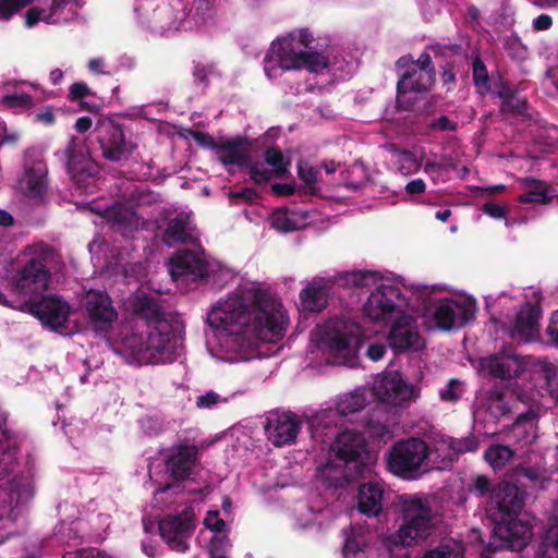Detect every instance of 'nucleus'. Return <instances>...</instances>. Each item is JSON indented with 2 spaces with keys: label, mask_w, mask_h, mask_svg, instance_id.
<instances>
[{
  "label": "nucleus",
  "mask_w": 558,
  "mask_h": 558,
  "mask_svg": "<svg viewBox=\"0 0 558 558\" xmlns=\"http://www.w3.org/2000/svg\"><path fill=\"white\" fill-rule=\"evenodd\" d=\"M208 324L231 333H251L265 342H277L283 337L282 305L265 290L247 289L242 295L228 299L215 306Z\"/></svg>",
  "instance_id": "nucleus-1"
},
{
  "label": "nucleus",
  "mask_w": 558,
  "mask_h": 558,
  "mask_svg": "<svg viewBox=\"0 0 558 558\" xmlns=\"http://www.w3.org/2000/svg\"><path fill=\"white\" fill-rule=\"evenodd\" d=\"M524 507V492L517 485L500 482L494 486L486 506V515L493 523V536L511 550H521L531 537V525L519 520Z\"/></svg>",
  "instance_id": "nucleus-2"
},
{
  "label": "nucleus",
  "mask_w": 558,
  "mask_h": 558,
  "mask_svg": "<svg viewBox=\"0 0 558 558\" xmlns=\"http://www.w3.org/2000/svg\"><path fill=\"white\" fill-rule=\"evenodd\" d=\"M399 507L402 523L393 535V543L409 547L426 539L435 529L436 519L428 500L417 495H402Z\"/></svg>",
  "instance_id": "nucleus-3"
},
{
  "label": "nucleus",
  "mask_w": 558,
  "mask_h": 558,
  "mask_svg": "<svg viewBox=\"0 0 558 558\" xmlns=\"http://www.w3.org/2000/svg\"><path fill=\"white\" fill-rule=\"evenodd\" d=\"M396 66L400 75L397 84V109L420 112L428 102L423 95L434 85L436 72L417 70L409 56L400 57Z\"/></svg>",
  "instance_id": "nucleus-4"
},
{
  "label": "nucleus",
  "mask_w": 558,
  "mask_h": 558,
  "mask_svg": "<svg viewBox=\"0 0 558 558\" xmlns=\"http://www.w3.org/2000/svg\"><path fill=\"white\" fill-rule=\"evenodd\" d=\"M322 342L330 364L353 367L362 344L361 328L348 319H329L324 326Z\"/></svg>",
  "instance_id": "nucleus-5"
},
{
  "label": "nucleus",
  "mask_w": 558,
  "mask_h": 558,
  "mask_svg": "<svg viewBox=\"0 0 558 558\" xmlns=\"http://www.w3.org/2000/svg\"><path fill=\"white\" fill-rule=\"evenodd\" d=\"M429 447L420 438L397 441L387 454V469L403 480H416L428 469Z\"/></svg>",
  "instance_id": "nucleus-6"
},
{
  "label": "nucleus",
  "mask_w": 558,
  "mask_h": 558,
  "mask_svg": "<svg viewBox=\"0 0 558 558\" xmlns=\"http://www.w3.org/2000/svg\"><path fill=\"white\" fill-rule=\"evenodd\" d=\"M128 342L131 347H136V357L149 364L172 362L177 354V338L168 322L155 325L145 340L134 336Z\"/></svg>",
  "instance_id": "nucleus-7"
},
{
  "label": "nucleus",
  "mask_w": 558,
  "mask_h": 558,
  "mask_svg": "<svg viewBox=\"0 0 558 558\" xmlns=\"http://www.w3.org/2000/svg\"><path fill=\"white\" fill-rule=\"evenodd\" d=\"M199 461V448L192 444L189 438L180 440L172 445L165 458L166 471L174 483L166 484L158 489L159 493H166L173 488H179L180 484L189 481Z\"/></svg>",
  "instance_id": "nucleus-8"
},
{
  "label": "nucleus",
  "mask_w": 558,
  "mask_h": 558,
  "mask_svg": "<svg viewBox=\"0 0 558 558\" xmlns=\"http://www.w3.org/2000/svg\"><path fill=\"white\" fill-rule=\"evenodd\" d=\"M330 452L345 468L352 469L354 475H362L371 461L366 438L361 432L353 429L339 433L330 445Z\"/></svg>",
  "instance_id": "nucleus-9"
},
{
  "label": "nucleus",
  "mask_w": 558,
  "mask_h": 558,
  "mask_svg": "<svg viewBox=\"0 0 558 558\" xmlns=\"http://www.w3.org/2000/svg\"><path fill=\"white\" fill-rule=\"evenodd\" d=\"M62 157L66 160V172L72 182L77 189L86 190L89 182L99 173V167L90 158L83 141L76 136H71Z\"/></svg>",
  "instance_id": "nucleus-10"
},
{
  "label": "nucleus",
  "mask_w": 558,
  "mask_h": 558,
  "mask_svg": "<svg viewBox=\"0 0 558 558\" xmlns=\"http://www.w3.org/2000/svg\"><path fill=\"white\" fill-rule=\"evenodd\" d=\"M94 133L105 159L121 162L128 160L133 154V144L125 140L122 126L112 119H99Z\"/></svg>",
  "instance_id": "nucleus-11"
},
{
  "label": "nucleus",
  "mask_w": 558,
  "mask_h": 558,
  "mask_svg": "<svg viewBox=\"0 0 558 558\" xmlns=\"http://www.w3.org/2000/svg\"><path fill=\"white\" fill-rule=\"evenodd\" d=\"M304 49H301L294 33L279 38L271 44L269 52L264 58V71L268 77L276 76V71L300 70V60Z\"/></svg>",
  "instance_id": "nucleus-12"
},
{
  "label": "nucleus",
  "mask_w": 558,
  "mask_h": 558,
  "mask_svg": "<svg viewBox=\"0 0 558 558\" xmlns=\"http://www.w3.org/2000/svg\"><path fill=\"white\" fill-rule=\"evenodd\" d=\"M50 282V271L46 258L36 255L29 257L17 270L13 288L19 294L33 295L46 291Z\"/></svg>",
  "instance_id": "nucleus-13"
},
{
  "label": "nucleus",
  "mask_w": 558,
  "mask_h": 558,
  "mask_svg": "<svg viewBox=\"0 0 558 558\" xmlns=\"http://www.w3.org/2000/svg\"><path fill=\"white\" fill-rule=\"evenodd\" d=\"M37 317L44 326L51 330H59L65 327L70 314V305L57 295H47L40 300H32L24 302L21 308Z\"/></svg>",
  "instance_id": "nucleus-14"
},
{
  "label": "nucleus",
  "mask_w": 558,
  "mask_h": 558,
  "mask_svg": "<svg viewBox=\"0 0 558 558\" xmlns=\"http://www.w3.org/2000/svg\"><path fill=\"white\" fill-rule=\"evenodd\" d=\"M158 527L160 536L171 549L185 553L189 549L187 539L195 530L194 514L185 509L175 515L163 518Z\"/></svg>",
  "instance_id": "nucleus-15"
},
{
  "label": "nucleus",
  "mask_w": 558,
  "mask_h": 558,
  "mask_svg": "<svg viewBox=\"0 0 558 558\" xmlns=\"http://www.w3.org/2000/svg\"><path fill=\"white\" fill-rule=\"evenodd\" d=\"M169 270L174 281L196 282L209 277V264L203 253L178 251L169 259Z\"/></svg>",
  "instance_id": "nucleus-16"
},
{
  "label": "nucleus",
  "mask_w": 558,
  "mask_h": 558,
  "mask_svg": "<svg viewBox=\"0 0 558 558\" xmlns=\"http://www.w3.org/2000/svg\"><path fill=\"white\" fill-rule=\"evenodd\" d=\"M403 305L404 299L397 286L380 284L368 296L364 312L373 320H384L392 313H399Z\"/></svg>",
  "instance_id": "nucleus-17"
},
{
  "label": "nucleus",
  "mask_w": 558,
  "mask_h": 558,
  "mask_svg": "<svg viewBox=\"0 0 558 558\" xmlns=\"http://www.w3.org/2000/svg\"><path fill=\"white\" fill-rule=\"evenodd\" d=\"M372 392L380 402L397 407L412 398L414 388L400 373L386 372L376 377Z\"/></svg>",
  "instance_id": "nucleus-18"
},
{
  "label": "nucleus",
  "mask_w": 558,
  "mask_h": 558,
  "mask_svg": "<svg viewBox=\"0 0 558 558\" xmlns=\"http://www.w3.org/2000/svg\"><path fill=\"white\" fill-rule=\"evenodd\" d=\"M83 306L97 331H108L118 318V313L106 291L89 290L83 298Z\"/></svg>",
  "instance_id": "nucleus-19"
},
{
  "label": "nucleus",
  "mask_w": 558,
  "mask_h": 558,
  "mask_svg": "<svg viewBox=\"0 0 558 558\" xmlns=\"http://www.w3.org/2000/svg\"><path fill=\"white\" fill-rule=\"evenodd\" d=\"M542 308L538 304L526 302L515 314L509 335L513 340L533 342L539 338Z\"/></svg>",
  "instance_id": "nucleus-20"
},
{
  "label": "nucleus",
  "mask_w": 558,
  "mask_h": 558,
  "mask_svg": "<svg viewBox=\"0 0 558 558\" xmlns=\"http://www.w3.org/2000/svg\"><path fill=\"white\" fill-rule=\"evenodd\" d=\"M48 168L40 159L26 158L24 161V175L21 179V187L32 198H41L48 190Z\"/></svg>",
  "instance_id": "nucleus-21"
},
{
  "label": "nucleus",
  "mask_w": 558,
  "mask_h": 558,
  "mask_svg": "<svg viewBox=\"0 0 558 558\" xmlns=\"http://www.w3.org/2000/svg\"><path fill=\"white\" fill-rule=\"evenodd\" d=\"M388 343L396 352H405L415 348L420 335L415 319L411 315H401L392 324L387 337Z\"/></svg>",
  "instance_id": "nucleus-22"
},
{
  "label": "nucleus",
  "mask_w": 558,
  "mask_h": 558,
  "mask_svg": "<svg viewBox=\"0 0 558 558\" xmlns=\"http://www.w3.org/2000/svg\"><path fill=\"white\" fill-rule=\"evenodd\" d=\"M300 430L299 421L291 414H278L268 418L266 433L268 439L276 446L282 447L294 442Z\"/></svg>",
  "instance_id": "nucleus-23"
},
{
  "label": "nucleus",
  "mask_w": 558,
  "mask_h": 558,
  "mask_svg": "<svg viewBox=\"0 0 558 558\" xmlns=\"http://www.w3.org/2000/svg\"><path fill=\"white\" fill-rule=\"evenodd\" d=\"M483 366L494 378L510 379L519 377L522 373V363L520 357L507 351L492 354L484 360Z\"/></svg>",
  "instance_id": "nucleus-24"
},
{
  "label": "nucleus",
  "mask_w": 558,
  "mask_h": 558,
  "mask_svg": "<svg viewBox=\"0 0 558 558\" xmlns=\"http://www.w3.org/2000/svg\"><path fill=\"white\" fill-rule=\"evenodd\" d=\"M5 416H0V477L11 474L16 465L19 452L17 435L7 426Z\"/></svg>",
  "instance_id": "nucleus-25"
},
{
  "label": "nucleus",
  "mask_w": 558,
  "mask_h": 558,
  "mask_svg": "<svg viewBox=\"0 0 558 558\" xmlns=\"http://www.w3.org/2000/svg\"><path fill=\"white\" fill-rule=\"evenodd\" d=\"M332 283L333 282L329 279H314L300 292V301L303 310L308 312L323 311L328 304Z\"/></svg>",
  "instance_id": "nucleus-26"
},
{
  "label": "nucleus",
  "mask_w": 558,
  "mask_h": 558,
  "mask_svg": "<svg viewBox=\"0 0 558 558\" xmlns=\"http://www.w3.org/2000/svg\"><path fill=\"white\" fill-rule=\"evenodd\" d=\"M131 311L134 316L146 320L148 324L159 325L167 322L163 318V311L159 298L148 293H140L130 300Z\"/></svg>",
  "instance_id": "nucleus-27"
},
{
  "label": "nucleus",
  "mask_w": 558,
  "mask_h": 558,
  "mask_svg": "<svg viewBox=\"0 0 558 558\" xmlns=\"http://www.w3.org/2000/svg\"><path fill=\"white\" fill-rule=\"evenodd\" d=\"M217 151L222 153L218 160L225 167H245L251 160L247 141L242 136H235L221 141Z\"/></svg>",
  "instance_id": "nucleus-28"
},
{
  "label": "nucleus",
  "mask_w": 558,
  "mask_h": 558,
  "mask_svg": "<svg viewBox=\"0 0 558 558\" xmlns=\"http://www.w3.org/2000/svg\"><path fill=\"white\" fill-rule=\"evenodd\" d=\"M384 489L380 484L368 482L359 489L357 510L367 517H377L383 511Z\"/></svg>",
  "instance_id": "nucleus-29"
},
{
  "label": "nucleus",
  "mask_w": 558,
  "mask_h": 558,
  "mask_svg": "<svg viewBox=\"0 0 558 558\" xmlns=\"http://www.w3.org/2000/svg\"><path fill=\"white\" fill-rule=\"evenodd\" d=\"M436 444L438 451L448 450L447 458L450 461L458 460L462 454L476 452L480 446V441L474 434L461 438L440 436Z\"/></svg>",
  "instance_id": "nucleus-30"
},
{
  "label": "nucleus",
  "mask_w": 558,
  "mask_h": 558,
  "mask_svg": "<svg viewBox=\"0 0 558 558\" xmlns=\"http://www.w3.org/2000/svg\"><path fill=\"white\" fill-rule=\"evenodd\" d=\"M194 240L189 215L180 213L169 220L162 236V241L166 245L172 246L178 243H192Z\"/></svg>",
  "instance_id": "nucleus-31"
},
{
  "label": "nucleus",
  "mask_w": 558,
  "mask_h": 558,
  "mask_svg": "<svg viewBox=\"0 0 558 558\" xmlns=\"http://www.w3.org/2000/svg\"><path fill=\"white\" fill-rule=\"evenodd\" d=\"M522 183L527 191L518 196L519 203L547 205L553 202L554 189L547 182L527 177L522 180Z\"/></svg>",
  "instance_id": "nucleus-32"
},
{
  "label": "nucleus",
  "mask_w": 558,
  "mask_h": 558,
  "mask_svg": "<svg viewBox=\"0 0 558 558\" xmlns=\"http://www.w3.org/2000/svg\"><path fill=\"white\" fill-rule=\"evenodd\" d=\"M106 218L111 223V228L123 235H128L138 228V216L124 206L108 208Z\"/></svg>",
  "instance_id": "nucleus-33"
},
{
  "label": "nucleus",
  "mask_w": 558,
  "mask_h": 558,
  "mask_svg": "<svg viewBox=\"0 0 558 558\" xmlns=\"http://www.w3.org/2000/svg\"><path fill=\"white\" fill-rule=\"evenodd\" d=\"M308 219L307 211L277 209L271 214V226L280 232H293L303 229Z\"/></svg>",
  "instance_id": "nucleus-34"
},
{
  "label": "nucleus",
  "mask_w": 558,
  "mask_h": 558,
  "mask_svg": "<svg viewBox=\"0 0 558 558\" xmlns=\"http://www.w3.org/2000/svg\"><path fill=\"white\" fill-rule=\"evenodd\" d=\"M337 459L329 458L327 462L317 469L319 478L328 486L340 487L350 482L352 474Z\"/></svg>",
  "instance_id": "nucleus-35"
},
{
  "label": "nucleus",
  "mask_w": 558,
  "mask_h": 558,
  "mask_svg": "<svg viewBox=\"0 0 558 558\" xmlns=\"http://www.w3.org/2000/svg\"><path fill=\"white\" fill-rule=\"evenodd\" d=\"M536 418L537 413L534 410L519 414L511 427L513 436L523 444H532L536 438Z\"/></svg>",
  "instance_id": "nucleus-36"
},
{
  "label": "nucleus",
  "mask_w": 558,
  "mask_h": 558,
  "mask_svg": "<svg viewBox=\"0 0 558 558\" xmlns=\"http://www.w3.org/2000/svg\"><path fill=\"white\" fill-rule=\"evenodd\" d=\"M367 403L368 399L366 391L356 389L339 398L336 405V411L341 416H348L350 414L360 412L367 405Z\"/></svg>",
  "instance_id": "nucleus-37"
},
{
  "label": "nucleus",
  "mask_w": 558,
  "mask_h": 558,
  "mask_svg": "<svg viewBox=\"0 0 558 558\" xmlns=\"http://www.w3.org/2000/svg\"><path fill=\"white\" fill-rule=\"evenodd\" d=\"M514 457V450L509 446L493 444L484 452V459L495 470H500Z\"/></svg>",
  "instance_id": "nucleus-38"
},
{
  "label": "nucleus",
  "mask_w": 558,
  "mask_h": 558,
  "mask_svg": "<svg viewBox=\"0 0 558 558\" xmlns=\"http://www.w3.org/2000/svg\"><path fill=\"white\" fill-rule=\"evenodd\" d=\"M454 307L456 302L451 300H444L436 306L434 320L439 329L450 330L456 326Z\"/></svg>",
  "instance_id": "nucleus-39"
},
{
  "label": "nucleus",
  "mask_w": 558,
  "mask_h": 558,
  "mask_svg": "<svg viewBox=\"0 0 558 558\" xmlns=\"http://www.w3.org/2000/svg\"><path fill=\"white\" fill-rule=\"evenodd\" d=\"M329 65L328 57L318 52L317 49L304 50L300 60V70L305 69L312 73H318Z\"/></svg>",
  "instance_id": "nucleus-40"
},
{
  "label": "nucleus",
  "mask_w": 558,
  "mask_h": 558,
  "mask_svg": "<svg viewBox=\"0 0 558 558\" xmlns=\"http://www.w3.org/2000/svg\"><path fill=\"white\" fill-rule=\"evenodd\" d=\"M512 476L517 481L526 480L527 484L532 487H543V483L545 481L544 474L537 468L533 466H524L522 464H518L512 470Z\"/></svg>",
  "instance_id": "nucleus-41"
},
{
  "label": "nucleus",
  "mask_w": 558,
  "mask_h": 558,
  "mask_svg": "<svg viewBox=\"0 0 558 558\" xmlns=\"http://www.w3.org/2000/svg\"><path fill=\"white\" fill-rule=\"evenodd\" d=\"M318 170L307 162L301 161L298 165V175L305 184V195H316L318 187L316 186Z\"/></svg>",
  "instance_id": "nucleus-42"
},
{
  "label": "nucleus",
  "mask_w": 558,
  "mask_h": 558,
  "mask_svg": "<svg viewBox=\"0 0 558 558\" xmlns=\"http://www.w3.org/2000/svg\"><path fill=\"white\" fill-rule=\"evenodd\" d=\"M265 162L274 168L277 178L283 177L288 172L289 161H284L282 151L277 146L268 147L264 153Z\"/></svg>",
  "instance_id": "nucleus-43"
},
{
  "label": "nucleus",
  "mask_w": 558,
  "mask_h": 558,
  "mask_svg": "<svg viewBox=\"0 0 558 558\" xmlns=\"http://www.w3.org/2000/svg\"><path fill=\"white\" fill-rule=\"evenodd\" d=\"M376 279V272L368 270H357L344 272L339 277V281L342 286H352L356 288H363L369 286L371 281L374 282Z\"/></svg>",
  "instance_id": "nucleus-44"
},
{
  "label": "nucleus",
  "mask_w": 558,
  "mask_h": 558,
  "mask_svg": "<svg viewBox=\"0 0 558 558\" xmlns=\"http://www.w3.org/2000/svg\"><path fill=\"white\" fill-rule=\"evenodd\" d=\"M215 71V65L213 63L205 64L199 61L193 62V84L201 89V92H205V89L209 85V75H211Z\"/></svg>",
  "instance_id": "nucleus-45"
},
{
  "label": "nucleus",
  "mask_w": 558,
  "mask_h": 558,
  "mask_svg": "<svg viewBox=\"0 0 558 558\" xmlns=\"http://www.w3.org/2000/svg\"><path fill=\"white\" fill-rule=\"evenodd\" d=\"M473 66V82L475 87L484 92L490 89L489 75L484 61L480 56H476L472 63Z\"/></svg>",
  "instance_id": "nucleus-46"
},
{
  "label": "nucleus",
  "mask_w": 558,
  "mask_h": 558,
  "mask_svg": "<svg viewBox=\"0 0 558 558\" xmlns=\"http://www.w3.org/2000/svg\"><path fill=\"white\" fill-rule=\"evenodd\" d=\"M33 1L34 0H0V17L8 20Z\"/></svg>",
  "instance_id": "nucleus-47"
},
{
  "label": "nucleus",
  "mask_w": 558,
  "mask_h": 558,
  "mask_svg": "<svg viewBox=\"0 0 558 558\" xmlns=\"http://www.w3.org/2000/svg\"><path fill=\"white\" fill-rule=\"evenodd\" d=\"M2 102L8 108L28 109L33 106V97L27 93L5 95Z\"/></svg>",
  "instance_id": "nucleus-48"
},
{
  "label": "nucleus",
  "mask_w": 558,
  "mask_h": 558,
  "mask_svg": "<svg viewBox=\"0 0 558 558\" xmlns=\"http://www.w3.org/2000/svg\"><path fill=\"white\" fill-rule=\"evenodd\" d=\"M527 110V100L526 98L517 97V95L507 100V102L501 104L500 111L502 113H511L515 116H524Z\"/></svg>",
  "instance_id": "nucleus-49"
},
{
  "label": "nucleus",
  "mask_w": 558,
  "mask_h": 558,
  "mask_svg": "<svg viewBox=\"0 0 558 558\" xmlns=\"http://www.w3.org/2000/svg\"><path fill=\"white\" fill-rule=\"evenodd\" d=\"M494 486L492 481L485 475H477L473 478L472 484L469 487L470 493L477 497H484L487 494L493 493Z\"/></svg>",
  "instance_id": "nucleus-50"
},
{
  "label": "nucleus",
  "mask_w": 558,
  "mask_h": 558,
  "mask_svg": "<svg viewBox=\"0 0 558 558\" xmlns=\"http://www.w3.org/2000/svg\"><path fill=\"white\" fill-rule=\"evenodd\" d=\"M257 198L258 193L253 187H244L241 191H231L229 193V199L234 205L240 203H254Z\"/></svg>",
  "instance_id": "nucleus-51"
},
{
  "label": "nucleus",
  "mask_w": 558,
  "mask_h": 558,
  "mask_svg": "<svg viewBox=\"0 0 558 558\" xmlns=\"http://www.w3.org/2000/svg\"><path fill=\"white\" fill-rule=\"evenodd\" d=\"M93 95L94 93L85 82H75L69 88L68 99L70 101H82V99Z\"/></svg>",
  "instance_id": "nucleus-52"
},
{
  "label": "nucleus",
  "mask_w": 558,
  "mask_h": 558,
  "mask_svg": "<svg viewBox=\"0 0 558 558\" xmlns=\"http://www.w3.org/2000/svg\"><path fill=\"white\" fill-rule=\"evenodd\" d=\"M454 314H456V325L460 327H464L466 324H469L471 320L474 319V312L471 307L457 303L454 307Z\"/></svg>",
  "instance_id": "nucleus-53"
},
{
  "label": "nucleus",
  "mask_w": 558,
  "mask_h": 558,
  "mask_svg": "<svg viewBox=\"0 0 558 558\" xmlns=\"http://www.w3.org/2000/svg\"><path fill=\"white\" fill-rule=\"evenodd\" d=\"M190 135L199 146L207 147L214 150H218L219 148L220 142H217L208 133L191 130Z\"/></svg>",
  "instance_id": "nucleus-54"
},
{
  "label": "nucleus",
  "mask_w": 558,
  "mask_h": 558,
  "mask_svg": "<svg viewBox=\"0 0 558 558\" xmlns=\"http://www.w3.org/2000/svg\"><path fill=\"white\" fill-rule=\"evenodd\" d=\"M204 525L216 533H220L225 529L226 522L219 518L218 510H209L204 519Z\"/></svg>",
  "instance_id": "nucleus-55"
},
{
  "label": "nucleus",
  "mask_w": 558,
  "mask_h": 558,
  "mask_svg": "<svg viewBox=\"0 0 558 558\" xmlns=\"http://www.w3.org/2000/svg\"><path fill=\"white\" fill-rule=\"evenodd\" d=\"M460 381L458 379H450L447 386L439 391V397L446 402H456L460 399V395L457 392Z\"/></svg>",
  "instance_id": "nucleus-56"
},
{
  "label": "nucleus",
  "mask_w": 558,
  "mask_h": 558,
  "mask_svg": "<svg viewBox=\"0 0 558 558\" xmlns=\"http://www.w3.org/2000/svg\"><path fill=\"white\" fill-rule=\"evenodd\" d=\"M436 57L445 56L447 52L451 54H459L462 51V46L459 44H441L436 43L428 47Z\"/></svg>",
  "instance_id": "nucleus-57"
},
{
  "label": "nucleus",
  "mask_w": 558,
  "mask_h": 558,
  "mask_svg": "<svg viewBox=\"0 0 558 558\" xmlns=\"http://www.w3.org/2000/svg\"><path fill=\"white\" fill-rule=\"evenodd\" d=\"M248 173H250L251 180L255 184L267 183L271 179V172L268 171V170H260L259 167H258V163L250 165Z\"/></svg>",
  "instance_id": "nucleus-58"
},
{
  "label": "nucleus",
  "mask_w": 558,
  "mask_h": 558,
  "mask_svg": "<svg viewBox=\"0 0 558 558\" xmlns=\"http://www.w3.org/2000/svg\"><path fill=\"white\" fill-rule=\"evenodd\" d=\"M428 128L432 130H439V131H456L457 130V123L451 121L447 116H440L439 118L433 120Z\"/></svg>",
  "instance_id": "nucleus-59"
},
{
  "label": "nucleus",
  "mask_w": 558,
  "mask_h": 558,
  "mask_svg": "<svg viewBox=\"0 0 558 558\" xmlns=\"http://www.w3.org/2000/svg\"><path fill=\"white\" fill-rule=\"evenodd\" d=\"M482 210L487 214L488 216L496 218V219H502L506 218L507 211L506 208L502 207L499 204L487 202L483 205Z\"/></svg>",
  "instance_id": "nucleus-60"
},
{
  "label": "nucleus",
  "mask_w": 558,
  "mask_h": 558,
  "mask_svg": "<svg viewBox=\"0 0 558 558\" xmlns=\"http://www.w3.org/2000/svg\"><path fill=\"white\" fill-rule=\"evenodd\" d=\"M295 35L296 40L301 45V49L312 50L316 48V46L314 45L315 39L313 38V35L308 32V29H300Z\"/></svg>",
  "instance_id": "nucleus-61"
},
{
  "label": "nucleus",
  "mask_w": 558,
  "mask_h": 558,
  "mask_svg": "<svg viewBox=\"0 0 558 558\" xmlns=\"http://www.w3.org/2000/svg\"><path fill=\"white\" fill-rule=\"evenodd\" d=\"M220 400V397L215 391H208L203 396L197 397L196 405L198 408H209L217 404Z\"/></svg>",
  "instance_id": "nucleus-62"
},
{
  "label": "nucleus",
  "mask_w": 558,
  "mask_h": 558,
  "mask_svg": "<svg viewBox=\"0 0 558 558\" xmlns=\"http://www.w3.org/2000/svg\"><path fill=\"white\" fill-rule=\"evenodd\" d=\"M386 353V345L383 343H372L367 348L366 356L372 361H379Z\"/></svg>",
  "instance_id": "nucleus-63"
},
{
  "label": "nucleus",
  "mask_w": 558,
  "mask_h": 558,
  "mask_svg": "<svg viewBox=\"0 0 558 558\" xmlns=\"http://www.w3.org/2000/svg\"><path fill=\"white\" fill-rule=\"evenodd\" d=\"M546 332L550 341L558 347V311L553 314Z\"/></svg>",
  "instance_id": "nucleus-64"
}]
</instances>
